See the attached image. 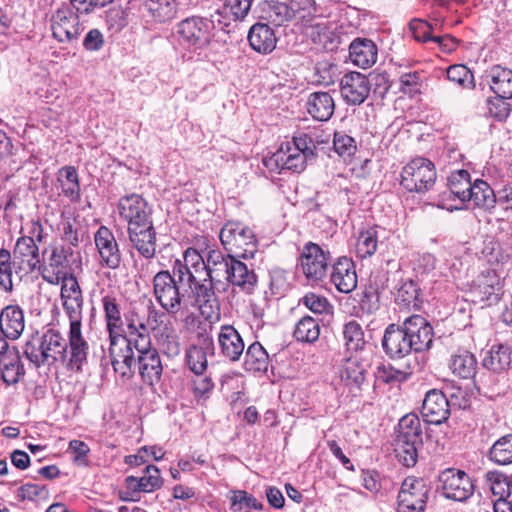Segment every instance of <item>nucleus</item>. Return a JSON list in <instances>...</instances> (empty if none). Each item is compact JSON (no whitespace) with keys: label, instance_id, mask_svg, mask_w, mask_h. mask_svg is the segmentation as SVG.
Returning a JSON list of instances; mask_svg holds the SVG:
<instances>
[{"label":"nucleus","instance_id":"nucleus-26","mask_svg":"<svg viewBox=\"0 0 512 512\" xmlns=\"http://www.w3.org/2000/svg\"><path fill=\"white\" fill-rule=\"evenodd\" d=\"M227 283L244 294L251 295L258 285V276L252 267L236 258L230 267Z\"/></svg>","mask_w":512,"mask_h":512},{"label":"nucleus","instance_id":"nucleus-51","mask_svg":"<svg viewBox=\"0 0 512 512\" xmlns=\"http://www.w3.org/2000/svg\"><path fill=\"white\" fill-rule=\"evenodd\" d=\"M448 185L449 195H454L463 203L471 186L470 174L466 170L455 171L449 176Z\"/></svg>","mask_w":512,"mask_h":512},{"label":"nucleus","instance_id":"nucleus-55","mask_svg":"<svg viewBox=\"0 0 512 512\" xmlns=\"http://www.w3.org/2000/svg\"><path fill=\"white\" fill-rule=\"evenodd\" d=\"M378 237L377 231L374 228H370L366 231H362L356 244L357 255L361 258L371 257L377 250Z\"/></svg>","mask_w":512,"mask_h":512},{"label":"nucleus","instance_id":"nucleus-62","mask_svg":"<svg viewBox=\"0 0 512 512\" xmlns=\"http://www.w3.org/2000/svg\"><path fill=\"white\" fill-rule=\"evenodd\" d=\"M367 77L370 90L373 88L375 94L384 97L391 87L388 73H370Z\"/></svg>","mask_w":512,"mask_h":512},{"label":"nucleus","instance_id":"nucleus-61","mask_svg":"<svg viewBox=\"0 0 512 512\" xmlns=\"http://www.w3.org/2000/svg\"><path fill=\"white\" fill-rule=\"evenodd\" d=\"M380 295L373 287L368 285L364 288L359 299V305L362 311L372 314L380 307Z\"/></svg>","mask_w":512,"mask_h":512},{"label":"nucleus","instance_id":"nucleus-20","mask_svg":"<svg viewBox=\"0 0 512 512\" xmlns=\"http://www.w3.org/2000/svg\"><path fill=\"white\" fill-rule=\"evenodd\" d=\"M421 415L429 424L439 425L445 422L450 415L446 393L437 389L428 391L422 403Z\"/></svg>","mask_w":512,"mask_h":512},{"label":"nucleus","instance_id":"nucleus-3","mask_svg":"<svg viewBox=\"0 0 512 512\" xmlns=\"http://www.w3.org/2000/svg\"><path fill=\"white\" fill-rule=\"evenodd\" d=\"M88 350L80 363L73 362L72 348L60 331L50 328L43 333H33L23 345L24 357L35 367L53 366L60 362L69 369L80 371L87 361Z\"/></svg>","mask_w":512,"mask_h":512},{"label":"nucleus","instance_id":"nucleus-36","mask_svg":"<svg viewBox=\"0 0 512 512\" xmlns=\"http://www.w3.org/2000/svg\"><path fill=\"white\" fill-rule=\"evenodd\" d=\"M334 101L327 92H314L307 101L309 114L317 121H327L334 113Z\"/></svg>","mask_w":512,"mask_h":512},{"label":"nucleus","instance_id":"nucleus-57","mask_svg":"<svg viewBox=\"0 0 512 512\" xmlns=\"http://www.w3.org/2000/svg\"><path fill=\"white\" fill-rule=\"evenodd\" d=\"M333 147L341 157H350L356 152V142L353 137L347 135L345 130H335Z\"/></svg>","mask_w":512,"mask_h":512},{"label":"nucleus","instance_id":"nucleus-37","mask_svg":"<svg viewBox=\"0 0 512 512\" xmlns=\"http://www.w3.org/2000/svg\"><path fill=\"white\" fill-rule=\"evenodd\" d=\"M102 306L109 338L122 335L124 321L116 297L106 295L102 298Z\"/></svg>","mask_w":512,"mask_h":512},{"label":"nucleus","instance_id":"nucleus-34","mask_svg":"<svg viewBox=\"0 0 512 512\" xmlns=\"http://www.w3.org/2000/svg\"><path fill=\"white\" fill-rule=\"evenodd\" d=\"M484 77L496 97L512 98V70L495 65L485 72Z\"/></svg>","mask_w":512,"mask_h":512},{"label":"nucleus","instance_id":"nucleus-25","mask_svg":"<svg viewBox=\"0 0 512 512\" xmlns=\"http://www.w3.org/2000/svg\"><path fill=\"white\" fill-rule=\"evenodd\" d=\"M330 279L339 292L345 294L352 292L357 287L354 262L347 257L338 258L332 266Z\"/></svg>","mask_w":512,"mask_h":512},{"label":"nucleus","instance_id":"nucleus-11","mask_svg":"<svg viewBox=\"0 0 512 512\" xmlns=\"http://www.w3.org/2000/svg\"><path fill=\"white\" fill-rule=\"evenodd\" d=\"M83 304V299L63 301V309L69 318L68 336L74 363H80L84 358L85 349H89V345L82 335Z\"/></svg>","mask_w":512,"mask_h":512},{"label":"nucleus","instance_id":"nucleus-27","mask_svg":"<svg viewBox=\"0 0 512 512\" xmlns=\"http://www.w3.org/2000/svg\"><path fill=\"white\" fill-rule=\"evenodd\" d=\"M237 257L232 253H222L220 250H209L206 255V265L208 273V284L214 288L221 279L227 280L230 273V267Z\"/></svg>","mask_w":512,"mask_h":512},{"label":"nucleus","instance_id":"nucleus-46","mask_svg":"<svg viewBox=\"0 0 512 512\" xmlns=\"http://www.w3.org/2000/svg\"><path fill=\"white\" fill-rule=\"evenodd\" d=\"M477 367L475 356L467 350H459L451 357L450 368L454 374L468 379L474 376Z\"/></svg>","mask_w":512,"mask_h":512},{"label":"nucleus","instance_id":"nucleus-56","mask_svg":"<svg viewBox=\"0 0 512 512\" xmlns=\"http://www.w3.org/2000/svg\"><path fill=\"white\" fill-rule=\"evenodd\" d=\"M254 0H225L223 9L235 22H242L248 16Z\"/></svg>","mask_w":512,"mask_h":512},{"label":"nucleus","instance_id":"nucleus-17","mask_svg":"<svg viewBox=\"0 0 512 512\" xmlns=\"http://www.w3.org/2000/svg\"><path fill=\"white\" fill-rule=\"evenodd\" d=\"M370 86L368 77L352 71L344 74L340 80V94L348 105H360L369 96Z\"/></svg>","mask_w":512,"mask_h":512},{"label":"nucleus","instance_id":"nucleus-64","mask_svg":"<svg viewBox=\"0 0 512 512\" xmlns=\"http://www.w3.org/2000/svg\"><path fill=\"white\" fill-rule=\"evenodd\" d=\"M159 342L168 357H175L180 354V342L178 336L173 331L162 333Z\"/></svg>","mask_w":512,"mask_h":512},{"label":"nucleus","instance_id":"nucleus-15","mask_svg":"<svg viewBox=\"0 0 512 512\" xmlns=\"http://www.w3.org/2000/svg\"><path fill=\"white\" fill-rule=\"evenodd\" d=\"M329 252H325L318 244L308 242L301 254V267L308 280H322L328 269Z\"/></svg>","mask_w":512,"mask_h":512},{"label":"nucleus","instance_id":"nucleus-12","mask_svg":"<svg viewBox=\"0 0 512 512\" xmlns=\"http://www.w3.org/2000/svg\"><path fill=\"white\" fill-rule=\"evenodd\" d=\"M429 491L424 479L406 477L398 493V512H424Z\"/></svg>","mask_w":512,"mask_h":512},{"label":"nucleus","instance_id":"nucleus-42","mask_svg":"<svg viewBox=\"0 0 512 512\" xmlns=\"http://www.w3.org/2000/svg\"><path fill=\"white\" fill-rule=\"evenodd\" d=\"M0 371L2 380L7 385H14L19 382L25 374L24 365L18 352L4 354L0 359Z\"/></svg>","mask_w":512,"mask_h":512},{"label":"nucleus","instance_id":"nucleus-52","mask_svg":"<svg viewBox=\"0 0 512 512\" xmlns=\"http://www.w3.org/2000/svg\"><path fill=\"white\" fill-rule=\"evenodd\" d=\"M423 445L422 442H394V452L399 460L406 467H413L417 463L418 449Z\"/></svg>","mask_w":512,"mask_h":512},{"label":"nucleus","instance_id":"nucleus-32","mask_svg":"<svg viewBox=\"0 0 512 512\" xmlns=\"http://www.w3.org/2000/svg\"><path fill=\"white\" fill-rule=\"evenodd\" d=\"M221 354L230 361H238L244 351V342L239 332L231 325L221 327L218 334Z\"/></svg>","mask_w":512,"mask_h":512},{"label":"nucleus","instance_id":"nucleus-22","mask_svg":"<svg viewBox=\"0 0 512 512\" xmlns=\"http://www.w3.org/2000/svg\"><path fill=\"white\" fill-rule=\"evenodd\" d=\"M12 258L16 261L19 271L26 270L28 273H32L42 268L39 247L33 237L22 236L18 238Z\"/></svg>","mask_w":512,"mask_h":512},{"label":"nucleus","instance_id":"nucleus-40","mask_svg":"<svg viewBox=\"0 0 512 512\" xmlns=\"http://www.w3.org/2000/svg\"><path fill=\"white\" fill-rule=\"evenodd\" d=\"M143 5L149 16L157 23L171 21L177 15L176 0H144Z\"/></svg>","mask_w":512,"mask_h":512},{"label":"nucleus","instance_id":"nucleus-6","mask_svg":"<svg viewBox=\"0 0 512 512\" xmlns=\"http://www.w3.org/2000/svg\"><path fill=\"white\" fill-rule=\"evenodd\" d=\"M219 238L224 249L237 258L251 259L258 250V241L252 228L239 221H227Z\"/></svg>","mask_w":512,"mask_h":512},{"label":"nucleus","instance_id":"nucleus-58","mask_svg":"<svg viewBox=\"0 0 512 512\" xmlns=\"http://www.w3.org/2000/svg\"><path fill=\"white\" fill-rule=\"evenodd\" d=\"M150 330L147 322L138 324L135 329L128 330V340L132 342L134 348H148L151 346Z\"/></svg>","mask_w":512,"mask_h":512},{"label":"nucleus","instance_id":"nucleus-49","mask_svg":"<svg viewBox=\"0 0 512 512\" xmlns=\"http://www.w3.org/2000/svg\"><path fill=\"white\" fill-rule=\"evenodd\" d=\"M490 459L499 465L512 463V434L500 437L489 450Z\"/></svg>","mask_w":512,"mask_h":512},{"label":"nucleus","instance_id":"nucleus-31","mask_svg":"<svg viewBox=\"0 0 512 512\" xmlns=\"http://www.w3.org/2000/svg\"><path fill=\"white\" fill-rule=\"evenodd\" d=\"M201 344H195L186 351V362L189 369L197 376L203 375L207 369V353L214 351V342L212 337L205 335L201 339Z\"/></svg>","mask_w":512,"mask_h":512},{"label":"nucleus","instance_id":"nucleus-8","mask_svg":"<svg viewBox=\"0 0 512 512\" xmlns=\"http://www.w3.org/2000/svg\"><path fill=\"white\" fill-rule=\"evenodd\" d=\"M79 12L73 6L72 0L69 3L63 2L53 11L50 17V28L52 36L59 43L72 44L77 42L84 30L79 19Z\"/></svg>","mask_w":512,"mask_h":512},{"label":"nucleus","instance_id":"nucleus-21","mask_svg":"<svg viewBox=\"0 0 512 512\" xmlns=\"http://www.w3.org/2000/svg\"><path fill=\"white\" fill-rule=\"evenodd\" d=\"M382 348L391 359H401L414 352L402 325L389 324L382 338Z\"/></svg>","mask_w":512,"mask_h":512},{"label":"nucleus","instance_id":"nucleus-35","mask_svg":"<svg viewBox=\"0 0 512 512\" xmlns=\"http://www.w3.org/2000/svg\"><path fill=\"white\" fill-rule=\"evenodd\" d=\"M247 38L252 49L261 54H268L276 47L274 31L264 23L254 24L250 28Z\"/></svg>","mask_w":512,"mask_h":512},{"label":"nucleus","instance_id":"nucleus-18","mask_svg":"<svg viewBox=\"0 0 512 512\" xmlns=\"http://www.w3.org/2000/svg\"><path fill=\"white\" fill-rule=\"evenodd\" d=\"M95 245L100 255V263L109 269H118L121 264V252L112 231L100 226L94 235Z\"/></svg>","mask_w":512,"mask_h":512},{"label":"nucleus","instance_id":"nucleus-39","mask_svg":"<svg viewBox=\"0 0 512 512\" xmlns=\"http://www.w3.org/2000/svg\"><path fill=\"white\" fill-rule=\"evenodd\" d=\"M512 362V353L507 345H493L482 360V365L495 373L505 371Z\"/></svg>","mask_w":512,"mask_h":512},{"label":"nucleus","instance_id":"nucleus-9","mask_svg":"<svg viewBox=\"0 0 512 512\" xmlns=\"http://www.w3.org/2000/svg\"><path fill=\"white\" fill-rule=\"evenodd\" d=\"M213 21L200 17L190 16L175 26V33L181 45L192 50H202L211 42Z\"/></svg>","mask_w":512,"mask_h":512},{"label":"nucleus","instance_id":"nucleus-10","mask_svg":"<svg viewBox=\"0 0 512 512\" xmlns=\"http://www.w3.org/2000/svg\"><path fill=\"white\" fill-rule=\"evenodd\" d=\"M109 359L114 372L123 379H130L136 371L137 357L135 348L127 335L109 338Z\"/></svg>","mask_w":512,"mask_h":512},{"label":"nucleus","instance_id":"nucleus-5","mask_svg":"<svg viewBox=\"0 0 512 512\" xmlns=\"http://www.w3.org/2000/svg\"><path fill=\"white\" fill-rule=\"evenodd\" d=\"M153 295L157 303L168 314H177L188 300H192V295L188 287L186 291L178 282L177 276L169 270H161L153 277Z\"/></svg>","mask_w":512,"mask_h":512},{"label":"nucleus","instance_id":"nucleus-63","mask_svg":"<svg viewBox=\"0 0 512 512\" xmlns=\"http://www.w3.org/2000/svg\"><path fill=\"white\" fill-rule=\"evenodd\" d=\"M302 303L313 313L323 314L331 308L328 300L315 293H308L302 298Z\"/></svg>","mask_w":512,"mask_h":512},{"label":"nucleus","instance_id":"nucleus-47","mask_svg":"<svg viewBox=\"0 0 512 512\" xmlns=\"http://www.w3.org/2000/svg\"><path fill=\"white\" fill-rule=\"evenodd\" d=\"M293 335L299 342H315L320 335L319 322L311 316H304L296 323Z\"/></svg>","mask_w":512,"mask_h":512},{"label":"nucleus","instance_id":"nucleus-1","mask_svg":"<svg viewBox=\"0 0 512 512\" xmlns=\"http://www.w3.org/2000/svg\"><path fill=\"white\" fill-rule=\"evenodd\" d=\"M120 217L127 222L128 238L132 247L145 259L156 254V231L152 220V207L139 194L123 196L118 201Z\"/></svg>","mask_w":512,"mask_h":512},{"label":"nucleus","instance_id":"nucleus-50","mask_svg":"<svg viewBox=\"0 0 512 512\" xmlns=\"http://www.w3.org/2000/svg\"><path fill=\"white\" fill-rule=\"evenodd\" d=\"M231 494L232 512H250L252 509L262 510L263 508V504L245 490H234Z\"/></svg>","mask_w":512,"mask_h":512},{"label":"nucleus","instance_id":"nucleus-44","mask_svg":"<svg viewBox=\"0 0 512 512\" xmlns=\"http://www.w3.org/2000/svg\"><path fill=\"white\" fill-rule=\"evenodd\" d=\"M57 180L60 184L61 192L71 201H76L80 197V183L78 173L73 166H64L58 171Z\"/></svg>","mask_w":512,"mask_h":512},{"label":"nucleus","instance_id":"nucleus-41","mask_svg":"<svg viewBox=\"0 0 512 512\" xmlns=\"http://www.w3.org/2000/svg\"><path fill=\"white\" fill-rule=\"evenodd\" d=\"M468 200L473 201L477 207L491 209L494 208L497 202V196L487 182L477 180L469 188L465 201Z\"/></svg>","mask_w":512,"mask_h":512},{"label":"nucleus","instance_id":"nucleus-2","mask_svg":"<svg viewBox=\"0 0 512 512\" xmlns=\"http://www.w3.org/2000/svg\"><path fill=\"white\" fill-rule=\"evenodd\" d=\"M172 273L178 278L183 290L189 288L193 304L202 314L206 309L218 308V299L214 288L208 284L206 258L194 248L189 247L183 253V260L176 259L172 265Z\"/></svg>","mask_w":512,"mask_h":512},{"label":"nucleus","instance_id":"nucleus-4","mask_svg":"<svg viewBox=\"0 0 512 512\" xmlns=\"http://www.w3.org/2000/svg\"><path fill=\"white\" fill-rule=\"evenodd\" d=\"M312 146V140L306 135L294 136L292 140L282 142L272 156L264 158L263 164L271 172H301L305 168L307 158L313 155Z\"/></svg>","mask_w":512,"mask_h":512},{"label":"nucleus","instance_id":"nucleus-16","mask_svg":"<svg viewBox=\"0 0 512 512\" xmlns=\"http://www.w3.org/2000/svg\"><path fill=\"white\" fill-rule=\"evenodd\" d=\"M402 327L411 342L414 352H423L430 349L433 342V328L421 315H412L406 318Z\"/></svg>","mask_w":512,"mask_h":512},{"label":"nucleus","instance_id":"nucleus-48","mask_svg":"<svg viewBox=\"0 0 512 512\" xmlns=\"http://www.w3.org/2000/svg\"><path fill=\"white\" fill-rule=\"evenodd\" d=\"M343 338L349 351H360L366 344L362 326L356 320H350L344 324Z\"/></svg>","mask_w":512,"mask_h":512},{"label":"nucleus","instance_id":"nucleus-29","mask_svg":"<svg viewBox=\"0 0 512 512\" xmlns=\"http://www.w3.org/2000/svg\"><path fill=\"white\" fill-rule=\"evenodd\" d=\"M125 484L131 494L151 493L163 486V479L157 466L147 465L141 477L128 476Z\"/></svg>","mask_w":512,"mask_h":512},{"label":"nucleus","instance_id":"nucleus-7","mask_svg":"<svg viewBox=\"0 0 512 512\" xmlns=\"http://www.w3.org/2000/svg\"><path fill=\"white\" fill-rule=\"evenodd\" d=\"M436 168L432 161L424 157L413 158L401 171V186L411 193H425L435 184Z\"/></svg>","mask_w":512,"mask_h":512},{"label":"nucleus","instance_id":"nucleus-54","mask_svg":"<svg viewBox=\"0 0 512 512\" xmlns=\"http://www.w3.org/2000/svg\"><path fill=\"white\" fill-rule=\"evenodd\" d=\"M485 478L492 493L499 496L498 499H505L510 496L512 480L509 476L499 471H488Z\"/></svg>","mask_w":512,"mask_h":512},{"label":"nucleus","instance_id":"nucleus-13","mask_svg":"<svg viewBox=\"0 0 512 512\" xmlns=\"http://www.w3.org/2000/svg\"><path fill=\"white\" fill-rule=\"evenodd\" d=\"M442 494L454 501H466L473 495L474 485L471 478L462 470L448 468L438 477Z\"/></svg>","mask_w":512,"mask_h":512},{"label":"nucleus","instance_id":"nucleus-33","mask_svg":"<svg viewBox=\"0 0 512 512\" xmlns=\"http://www.w3.org/2000/svg\"><path fill=\"white\" fill-rule=\"evenodd\" d=\"M377 46L367 38H356L349 46L352 63L363 69L371 67L377 60Z\"/></svg>","mask_w":512,"mask_h":512},{"label":"nucleus","instance_id":"nucleus-38","mask_svg":"<svg viewBox=\"0 0 512 512\" xmlns=\"http://www.w3.org/2000/svg\"><path fill=\"white\" fill-rule=\"evenodd\" d=\"M411 441H423L421 421L414 413H408L399 420L394 439V442Z\"/></svg>","mask_w":512,"mask_h":512},{"label":"nucleus","instance_id":"nucleus-30","mask_svg":"<svg viewBox=\"0 0 512 512\" xmlns=\"http://www.w3.org/2000/svg\"><path fill=\"white\" fill-rule=\"evenodd\" d=\"M29 274L26 270H18L16 261L12 258L9 250L0 249V288L7 294H12L15 284H18L24 275Z\"/></svg>","mask_w":512,"mask_h":512},{"label":"nucleus","instance_id":"nucleus-59","mask_svg":"<svg viewBox=\"0 0 512 512\" xmlns=\"http://www.w3.org/2000/svg\"><path fill=\"white\" fill-rule=\"evenodd\" d=\"M446 75L450 81L456 82L461 86L467 87L468 83L471 87H474L473 74L465 65H451L448 67Z\"/></svg>","mask_w":512,"mask_h":512},{"label":"nucleus","instance_id":"nucleus-60","mask_svg":"<svg viewBox=\"0 0 512 512\" xmlns=\"http://www.w3.org/2000/svg\"><path fill=\"white\" fill-rule=\"evenodd\" d=\"M508 98L494 97L487 100V114L497 121L505 120L510 112Z\"/></svg>","mask_w":512,"mask_h":512},{"label":"nucleus","instance_id":"nucleus-45","mask_svg":"<svg viewBox=\"0 0 512 512\" xmlns=\"http://www.w3.org/2000/svg\"><path fill=\"white\" fill-rule=\"evenodd\" d=\"M294 15V10L278 1H265L262 5V18L275 26H281Z\"/></svg>","mask_w":512,"mask_h":512},{"label":"nucleus","instance_id":"nucleus-53","mask_svg":"<svg viewBox=\"0 0 512 512\" xmlns=\"http://www.w3.org/2000/svg\"><path fill=\"white\" fill-rule=\"evenodd\" d=\"M418 296L419 288L412 279H403L399 282L395 294L397 304L405 307L410 305L417 306Z\"/></svg>","mask_w":512,"mask_h":512},{"label":"nucleus","instance_id":"nucleus-43","mask_svg":"<svg viewBox=\"0 0 512 512\" xmlns=\"http://www.w3.org/2000/svg\"><path fill=\"white\" fill-rule=\"evenodd\" d=\"M269 366V355L259 342H253L246 350L244 368L251 372H266Z\"/></svg>","mask_w":512,"mask_h":512},{"label":"nucleus","instance_id":"nucleus-19","mask_svg":"<svg viewBox=\"0 0 512 512\" xmlns=\"http://www.w3.org/2000/svg\"><path fill=\"white\" fill-rule=\"evenodd\" d=\"M137 352L136 368L142 381L150 386L161 380L163 366L156 348L149 346L145 349L135 348Z\"/></svg>","mask_w":512,"mask_h":512},{"label":"nucleus","instance_id":"nucleus-24","mask_svg":"<svg viewBox=\"0 0 512 512\" xmlns=\"http://www.w3.org/2000/svg\"><path fill=\"white\" fill-rule=\"evenodd\" d=\"M500 280L493 270H487L477 277L471 290L475 301L486 302L488 305L497 303L501 292Z\"/></svg>","mask_w":512,"mask_h":512},{"label":"nucleus","instance_id":"nucleus-23","mask_svg":"<svg viewBox=\"0 0 512 512\" xmlns=\"http://www.w3.org/2000/svg\"><path fill=\"white\" fill-rule=\"evenodd\" d=\"M369 363L354 355L345 359L340 369L341 381L351 391H361L366 381Z\"/></svg>","mask_w":512,"mask_h":512},{"label":"nucleus","instance_id":"nucleus-28","mask_svg":"<svg viewBox=\"0 0 512 512\" xmlns=\"http://www.w3.org/2000/svg\"><path fill=\"white\" fill-rule=\"evenodd\" d=\"M0 329L10 340H17L25 329L23 309L17 304L5 306L0 312Z\"/></svg>","mask_w":512,"mask_h":512},{"label":"nucleus","instance_id":"nucleus-14","mask_svg":"<svg viewBox=\"0 0 512 512\" xmlns=\"http://www.w3.org/2000/svg\"><path fill=\"white\" fill-rule=\"evenodd\" d=\"M72 257L73 250L71 247L63 245L52 246L47 264L41 268L43 279L50 284H55L67 278L70 272Z\"/></svg>","mask_w":512,"mask_h":512}]
</instances>
